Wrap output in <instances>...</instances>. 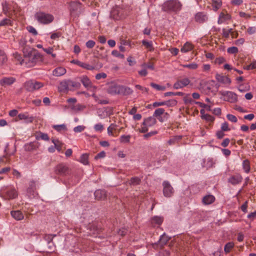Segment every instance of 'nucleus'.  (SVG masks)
I'll use <instances>...</instances> for the list:
<instances>
[{"label": "nucleus", "mask_w": 256, "mask_h": 256, "mask_svg": "<svg viewBox=\"0 0 256 256\" xmlns=\"http://www.w3.org/2000/svg\"><path fill=\"white\" fill-rule=\"evenodd\" d=\"M68 5L70 16L74 18L79 17L84 11V6L80 2L72 1Z\"/></svg>", "instance_id": "obj_1"}, {"label": "nucleus", "mask_w": 256, "mask_h": 256, "mask_svg": "<svg viewBox=\"0 0 256 256\" xmlns=\"http://www.w3.org/2000/svg\"><path fill=\"white\" fill-rule=\"evenodd\" d=\"M34 18L39 23L43 24H49L54 20V17L52 14L42 12H36L34 14Z\"/></svg>", "instance_id": "obj_2"}, {"label": "nucleus", "mask_w": 256, "mask_h": 256, "mask_svg": "<svg viewBox=\"0 0 256 256\" xmlns=\"http://www.w3.org/2000/svg\"><path fill=\"white\" fill-rule=\"evenodd\" d=\"M181 6L180 3L177 0H170L163 4L162 9L165 12H176L181 9Z\"/></svg>", "instance_id": "obj_3"}, {"label": "nucleus", "mask_w": 256, "mask_h": 256, "mask_svg": "<svg viewBox=\"0 0 256 256\" xmlns=\"http://www.w3.org/2000/svg\"><path fill=\"white\" fill-rule=\"evenodd\" d=\"M44 86L43 83L33 80L25 82L24 84L25 90L30 92L38 90L42 88Z\"/></svg>", "instance_id": "obj_4"}, {"label": "nucleus", "mask_w": 256, "mask_h": 256, "mask_svg": "<svg viewBox=\"0 0 256 256\" xmlns=\"http://www.w3.org/2000/svg\"><path fill=\"white\" fill-rule=\"evenodd\" d=\"M43 60V56L40 53H36L34 55L26 58V65L28 67H31L35 65L36 62Z\"/></svg>", "instance_id": "obj_5"}, {"label": "nucleus", "mask_w": 256, "mask_h": 256, "mask_svg": "<svg viewBox=\"0 0 256 256\" xmlns=\"http://www.w3.org/2000/svg\"><path fill=\"white\" fill-rule=\"evenodd\" d=\"M163 194L166 198L172 196L174 194V190L168 181L164 180L162 182Z\"/></svg>", "instance_id": "obj_6"}, {"label": "nucleus", "mask_w": 256, "mask_h": 256, "mask_svg": "<svg viewBox=\"0 0 256 256\" xmlns=\"http://www.w3.org/2000/svg\"><path fill=\"white\" fill-rule=\"evenodd\" d=\"M224 96V100L231 103H234L238 101L237 95L232 92H224L222 94Z\"/></svg>", "instance_id": "obj_7"}, {"label": "nucleus", "mask_w": 256, "mask_h": 256, "mask_svg": "<svg viewBox=\"0 0 256 256\" xmlns=\"http://www.w3.org/2000/svg\"><path fill=\"white\" fill-rule=\"evenodd\" d=\"M242 180V177L240 174L231 175L228 179V182L232 185L236 186L240 184Z\"/></svg>", "instance_id": "obj_8"}, {"label": "nucleus", "mask_w": 256, "mask_h": 256, "mask_svg": "<svg viewBox=\"0 0 256 256\" xmlns=\"http://www.w3.org/2000/svg\"><path fill=\"white\" fill-rule=\"evenodd\" d=\"M56 174L60 175H66L68 173V167L64 164L57 165L54 168Z\"/></svg>", "instance_id": "obj_9"}, {"label": "nucleus", "mask_w": 256, "mask_h": 256, "mask_svg": "<svg viewBox=\"0 0 256 256\" xmlns=\"http://www.w3.org/2000/svg\"><path fill=\"white\" fill-rule=\"evenodd\" d=\"M19 120H24L26 124L32 123L34 120V117L30 116L28 112L20 113L18 115Z\"/></svg>", "instance_id": "obj_10"}, {"label": "nucleus", "mask_w": 256, "mask_h": 256, "mask_svg": "<svg viewBox=\"0 0 256 256\" xmlns=\"http://www.w3.org/2000/svg\"><path fill=\"white\" fill-rule=\"evenodd\" d=\"M18 196V192L14 188H11L8 189L5 192V197L8 200L16 198Z\"/></svg>", "instance_id": "obj_11"}, {"label": "nucleus", "mask_w": 256, "mask_h": 256, "mask_svg": "<svg viewBox=\"0 0 256 256\" xmlns=\"http://www.w3.org/2000/svg\"><path fill=\"white\" fill-rule=\"evenodd\" d=\"M190 83V80L188 78H184L181 80H178L174 84V88L178 90L187 86Z\"/></svg>", "instance_id": "obj_12"}, {"label": "nucleus", "mask_w": 256, "mask_h": 256, "mask_svg": "<svg viewBox=\"0 0 256 256\" xmlns=\"http://www.w3.org/2000/svg\"><path fill=\"white\" fill-rule=\"evenodd\" d=\"M120 88V85L112 83L109 85L107 92L110 94H119Z\"/></svg>", "instance_id": "obj_13"}, {"label": "nucleus", "mask_w": 256, "mask_h": 256, "mask_svg": "<svg viewBox=\"0 0 256 256\" xmlns=\"http://www.w3.org/2000/svg\"><path fill=\"white\" fill-rule=\"evenodd\" d=\"M133 92V90L130 87L120 85L119 94L127 96L132 94Z\"/></svg>", "instance_id": "obj_14"}, {"label": "nucleus", "mask_w": 256, "mask_h": 256, "mask_svg": "<svg viewBox=\"0 0 256 256\" xmlns=\"http://www.w3.org/2000/svg\"><path fill=\"white\" fill-rule=\"evenodd\" d=\"M16 78L13 77H4L0 80V84L2 86H10L14 83Z\"/></svg>", "instance_id": "obj_15"}, {"label": "nucleus", "mask_w": 256, "mask_h": 256, "mask_svg": "<svg viewBox=\"0 0 256 256\" xmlns=\"http://www.w3.org/2000/svg\"><path fill=\"white\" fill-rule=\"evenodd\" d=\"M58 90L62 92H66L70 90L68 80L61 82L58 87Z\"/></svg>", "instance_id": "obj_16"}, {"label": "nucleus", "mask_w": 256, "mask_h": 256, "mask_svg": "<svg viewBox=\"0 0 256 256\" xmlns=\"http://www.w3.org/2000/svg\"><path fill=\"white\" fill-rule=\"evenodd\" d=\"M164 221V218L162 216H154L151 218L150 222L153 226H160Z\"/></svg>", "instance_id": "obj_17"}, {"label": "nucleus", "mask_w": 256, "mask_h": 256, "mask_svg": "<svg viewBox=\"0 0 256 256\" xmlns=\"http://www.w3.org/2000/svg\"><path fill=\"white\" fill-rule=\"evenodd\" d=\"M96 198L98 200H102L106 198V193L104 190H98L94 193Z\"/></svg>", "instance_id": "obj_18"}, {"label": "nucleus", "mask_w": 256, "mask_h": 256, "mask_svg": "<svg viewBox=\"0 0 256 256\" xmlns=\"http://www.w3.org/2000/svg\"><path fill=\"white\" fill-rule=\"evenodd\" d=\"M216 78L218 82L222 84H230L231 82V80L230 78L218 74L216 75Z\"/></svg>", "instance_id": "obj_19"}, {"label": "nucleus", "mask_w": 256, "mask_h": 256, "mask_svg": "<svg viewBox=\"0 0 256 256\" xmlns=\"http://www.w3.org/2000/svg\"><path fill=\"white\" fill-rule=\"evenodd\" d=\"M156 122V120L153 116H150L145 118L142 122V125H146L148 128L154 125Z\"/></svg>", "instance_id": "obj_20"}, {"label": "nucleus", "mask_w": 256, "mask_h": 256, "mask_svg": "<svg viewBox=\"0 0 256 256\" xmlns=\"http://www.w3.org/2000/svg\"><path fill=\"white\" fill-rule=\"evenodd\" d=\"M10 214L16 220H20L24 218V214L19 210H12L10 212Z\"/></svg>", "instance_id": "obj_21"}, {"label": "nucleus", "mask_w": 256, "mask_h": 256, "mask_svg": "<svg viewBox=\"0 0 256 256\" xmlns=\"http://www.w3.org/2000/svg\"><path fill=\"white\" fill-rule=\"evenodd\" d=\"M208 20L206 16L203 12H198L195 16V20L198 23H204Z\"/></svg>", "instance_id": "obj_22"}, {"label": "nucleus", "mask_w": 256, "mask_h": 256, "mask_svg": "<svg viewBox=\"0 0 256 256\" xmlns=\"http://www.w3.org/2000/svg\"><path fill=\"white\" fill-rule=\"evenodd\" d=\"M98 66L99 68H102V63L98 62L97 66H94L90 65V64H87V63L82 62V64H81L80 67H81L82 68H84L86 70H94L96 69V68L98 67Z\"/></svg>", "instance_id": "obj_23"}, {"label": "nucleus", "mask_w": 256, "mask_h": 256, "mask_svg": "<svg viewBox=\"0 0 256 256\" xmlns=\"http://www.w3.org/2000/svg\"><path fill=\"white\" fill-rule=\"evenodd\" d=\"M215 200L214 196L211 194H208L204 196L202 198V202L205 205H208L212 204Z\"/></svg>", "instance_id": "obj_24"}, {"label": "nucleus", "mask_w": 256, "mask_h": 256, "mask_svg": "<svg viewBox=\"0 0 256 256\" xmlns=\"http://www.w3.org/2000/svg\"><path fill=\"white\" fill-rule=\"evenodd\" d=\"M66 72V70L63 67H58L56 68L52 72V74L56 76H60L64 74Z\"/></svg>", "instance_id": "obj_25"}, {"label": "nucleus", "mask_w": 256, "mask_h": 256, "mask_svg": "<svg viewBox=\"0 0 256 256\" xmlns=\"http://www.w3.org/2000/svg\"><path fill=\"white\" fill-rule=\"evenodd\" d=\"M170 240V238L166 236L165 234H164L160 236L158 242L161 247H163L167 244Z\"/></svg>", "instance_id": "obj_26"}, {"label": "nucleus", "mask_w": 256, "mask_h": 256, "mask_svg": "<svg viewBox=\"0 0 256 256\" xmlns=\"http://www.w3.org/2000/svg\"><path fill=\"white\" fill-rule=\"evenodd\" d=\"M70 90H74V89H78L81 86V84L78 82L68 80Z\"/></svg>", "instance_id": "obj_27"}, {"label": "nucleus", "mask_w": 256, "mask_h": 256, "mask_svg": "<svg viewBox=\"0 0 256 256\" xmlns=\"http://www.w3.org/2000/svg\"><path fill=\"white\" fill-rule=\"evenodd\" d=\"M230 16L228 14H225L224 12H221L218 20V24H222L226 20H230Z\"/></svg>", "instance_id": "obj_28"}, {"label": "nucleus", "mask_w": 256, "mask_h": 256, "mask_svg": "<svg viewBox=\"0 0 256 256\" xmlns=\"http://www.w3.org/2000/svg\"><path fill=\"white\" fill-rule=\"evenodd\" d=\"M39 145L37 142H32L26 145V150L31 151L36 150L38 148Z\"/></svg>", "instance_id": "obj_29"}, {"label": "nucleus", "mask_w": 256, "mask_h": 256, "mask_svg": "<svg viewBox=\"0 0 256 256\" xmlns=\"http://www.w3.org/2000/svg\"><path fill=\"white\" fill-rule=\"evenodd\" d=\"M141 180L138 177H132L130 178L128 184L130 186H137L140 184Z\"/></svg>", "instance_id": "obj_30"}, {"label": "nucleus", "mask_w": 256, "mask_h": 256, "mask_svg": "<svg viewBox=\"0 0 256 256\" xmlns=\"http://www.w3.org/2000/svg\"><path fill=\"white\" fill-rule=\"evenodd\" d=\"M192 49V44L188 42H186L184 46L181 48V52H187Z\"/></svg>", "instance_id": "obj_31"}, {"label": "nucleus", "mask_w": 256, "mask_h": 256, "mask_svg": "<svg viewBox=\"0 0 256 256\" xmlns=\"http://www.w3.org/2000/svg\"><path fill=\"white\" fill-rule=\"evenodd\" d=\"M80 81L84 86L86 88H88L90 86V81L86 76H83L80 78Z\"/></svg>", "instance_id": "obj_32"}, {"label": "nucleus", "mask_w": 256, "mask_h": 256, "mask_svg": "<svg viewBox=\"0 0 256 256\" xmlns=\"http://www.w3.org/2000/svg\"><path fill=\"white\" fill-rule=\"evenodd\" d=\"M214 164V162L212 159L208 158L206 160L204 161V167H206V168H208L212 167Z\"/></svg>", "instance_id": "obj_33"}, {"label": "nucleus", "mask_w": 256, "mask_h": 256, "mask_svg": "<svg viewBox=\"0 0 256 256\" xmlns=\"http://www.w3.org/2000/svg\"><path fill=\"white\" fill-rule=\"evenodd\" d=\"M234 247V243L233 242H228L226 244L224 247V251L225 253H229Z\"/></svg>", "instance_id": "obj_34"}, {"label": "nucleus", "mask_w": 256, "mask_h": 256, "mask_svg": "<svg viewBox=\"0 0 256 256\" xmlns=\"http://www.w3.org/2000/svg\"><path fill=\"white\" fill-rule=\"evenodd\" d=\"M80 162L84 165H87L89 164L88 162V154H84L80 157Z\"/></svg>", "instance_id": "obj_35"}, {"label": "nucleus", "mask_w": 256, "mask_h": 256, "mask_svg": "<svg viewBox=\"0 0 256 256\" xmlns=\"http://www.w3.org/2000/svg\"><path fill=\"white\" fill-rule=\"evenodd\" d=\"M242 168L245 172L248 173L250 171V162L248 160H246L242 162Z\"/></svg>", "instance_id": "obj_36"}, {"label": "nucleus", "mask_w": 256, "mask_h": 256, "mask_svg": "<svg viewBox=\"0 0 256 256\" xmlns=\"http://www.w3.org/2000/svg\"><path fill=\"white\" fill-rule=\"evenodd\" d=\"M142 44L146 47V48L148 49L150 51H152L154 48L152 46V42H148L146 40L142 41Z\"/></svg>", "instance_id": "obj_37"}, {"label": "nucleus", "mask_w": 256, "mask_h": 256, "mask_svg": "<svg viewBox=\"0 0 256 256\" xmlns=\"http://www.w3.org/2000/svg\"><path fill=\"white\" fill-rule=\"evenodd\" d=\"M212 4L214 10H217L221 6L222 2L220 0H212Z\"/></svg>", "instance_id": "obj_38"}, {"label": "nucleus", "mask_w": 256, "mask_h": 256, "mask_svg": "<svg viewBox=\"0 0 256 256\" xmlns=\"http://www.w3.org/2000/svg\"><path fill=\"white\" fill-rule=\"evenodd\" d=\"M52 128L58 132H60L62 130H66V127L64 124H60V125H54Z\"/></svg>", "instance_id": "obj_39"}, {"label": "nucleus", "mask_w": 256, "mask_h": 256, "mask_svg": "<svg viewBox=\"0 0 256 256\" xmlns=\"http://www.w3.org/2000/svg\"><path fill=\"white\" fill-rule=\"evenodd\" d=\"M164 110L162 108H158L155 110L153 116L155 118H157L160 116H162L164 114Z\"/></svg>", "instance_id": "obj_40"}, {"label": "nucleus", "mask_w": 256, "mask_h": 256, "mask_svg": "<svg viewBox=\"0 0 256 256\" xmlns=\"http://www.w3.org/2000/svg\"><path fill=\"white\" fill-rule=\"evenodd\" d=\"M7 58L4 52L0 50V64H4Z\"/></svg>", "instance_id": "obj_41"}, {"label": "nucleus", "mask_w": 256, "mask_h": 256, "mask_svg": "<svg viewBox=\"0 0 256 256\" xmlns=\"http://www.w3.org/2000/svg\"><path fill=\"white\" fill-rule=\"evenodd\" d=\"M130 135H122L120 138V140L122 143H128L130 142Z\"/></svg>", "instance_id": "obj_42"}, {"label": "nucleus", "mask_w": 256, "mask_h": 256, "mask_svg": "<svg viewBox=\"0 0 256 256\" xmlns=\"http://www.w3.org/2000/svg\"><path fill=\"white\" fill-rule=\"evenodd\" d=\"M52 142L54 144L55 148L58 152H60L62 148V143L58 140H53Z\"/></svg>", "instance_id": "obj_43"}, {"label": "nucleus", "mask_w": 256, "mask_h": 256, "mask_svg": "<svg viewBox=\"0 0 256 256\" xmlns=\"http://www.w3.org/2000/svg\"><path fill=\"white\" fill-rule=\"evenodd\" d=\"M150 85L152 87L156 90H157L163 91L166 88V86H160L154 82L150 83Z\"/></svg>", "instance_id": "obj_44"}, {"label": "nucleus", "mask_w": 256, "mask_h": 256, "mask_svg": "<svg viewBox=\"0 0 256 256\" xmlns=\"http://www.w3.org/2000/svg\"><path fill=\"white\" fill-rule=\"evenodd\" d=\"M182 66L190 70H196L198 68V65L196 63L192 62L190 64H184Z\"/></svg>", "instance_id": "obj_45"}, {"label": "nucleus", "mask_w": 256, "mask_h": 256, "mask_svg": "<svg viewBox=\"0 0 256 256\" xmlns=\"http://www.w3.org/2000/svg\"><path fill=\"white\" fill-rule=\"evenodd\" d=\"M222 36L225 38H228L230 36V33L232 32V28L230 29H226V28H223L222 30Z\"/></svg>", "instance_id": "obj_46"}, {"label": "nucleus", "mask_w": 256, "mask_h": 256, "mask_svg": "<svg viewBox=\"0 0 256 256\" xmlns=\"http://www.w3.org/2000/svg\"><path fill=\"white\" fill-rule=\"evenodd\" d=\"M116 124H112L108 128V134L109 136H113V130H116Z\"/></svg>", "instance_id": "obj_47"}, {"label": "nucleus", "mask_w": 256, "mask_h": 256, "mask_svg": "<svg viewBox=\"0 0 256 256\" xmlns=\"http://www.w3.org/2000/svg\"><path fill=\"white\" fill-rule=\"evenodd\" d=\"M202 118L210 122H212L214 120V118L208 114H206L202 116Z\"/></svg>", "instance_id": "obj_48"}, {"label": "nucleus", "mask_w": 256, "mask_h": 256, "mask_svg": "<svg viewBox=\"0 0 256 256\" xmlns=\"http://www.w3.org/2000/svg\"><path fill=\"white\" fill-rule=\"evenodd\" d=\"M56 234H46L44 238L48 243H50Z\"/></svg>", "instance_id": "obj_49"}, {"label": "nucleus", "mask_w": 256, "mask_h": 256, "mask_svg": "<svg viewBox=\"0 0 256 256\" xmlns=\"http://www.w3.org/2000/svg\"><path fill=\"white\" fill-rule=\"evenodd\" d=\"M2 11L4 13L6 14L9 10L8 4L6 2H4L2 4Z\"/></svg>", "instance_id": "obj_50"}, {"label": "nucleus", "mask_w": 256, "mask_h": 256, "mask_svg": "<svg viewBox=\"0 0 256 256\" xmlns=\"http://www.w3.org/2000/svg\"><path fill=\"white\" fill-rule=\"evenodd\" d=\"M11 24V20L8 18H4L0 22V26Z\"/></svg>", "instance_id": "obj_51"}, {"label": "nucleus", "mask_w": 256, "mask_h": 256, "mask_svg": "<svg viewBox=\"0 0 256 256\" xmlns=\"http://www.w3.org/2000/svg\"><path fill=\"white\" fill-rule=\"evenodd\" d=\"M104 128V126L100 123L96 124L94 126V129L96 132H101Z\"/></svg>", "instance_id": "obj_52"}, {"label": "nucleus", "mask_w": 256, "mask_h": 256, "mask_svg": "<svg viewBox=\"0 0 256 256\" xmlns=\"http://www.w3.org/2000/svg\"><path fill=\"white\" fill-rule=\"evenodd\" d=\"M39 138L44 140H49V137L46 134L42 132H40V134L36 136L37 139H38Z\"/></svg>", "instance_id": "obj_53"}, {"label": "nucleus", "mask_w": 256, "mask_h": 256, "mask_svg": "<svg viewBox=\"0 0 256 256\" xmlns=\"http://www.w3.org/2000/svg\"><path fill=\"white\" fill-rule=\"evenodd\" d=\"M226 118L228 119V120L233 122H236L238 121L236 117L235 116L231 114H228L226 115Z\"/></svg>", "instance_id": "obj_54"}, {"label": "nucleus", "mask_w": 256, "mask_h": 256, "mask_svg": "<svg viewBox=\"0 0 256 256\" xmlns=\"http://www.w3.org/2000/svg\"><path fill=\"white\" fill-rule=\"evenodd\" d=\"M227 52L229 54H236L238 52V48L235 46L230 47L228 48Z\"/></svg>", "instance_id": "obj_55"}, {"label": "nucleus", "mask_w": 256, "mask_h": 256, "mask_svg": "<svg viewBox=\"0 0 256 256\" xmlns=\"http://www.w3.org/2000/svg\"><path fill=\"white\" fill-rule=\"evenodd\" d=\"M165 103L166 104L165 105L170 106H176L177 104V101L175 100H171L168 101H165Z\"/></svg>", "instance_id": "obj_56"}, {"label": "nucleus", "mask_w": 256, "mask_h": 256, "mask_svg": "<svg viewBox=\"0 0 256 256\" xmlns=\"http://www.w3.org/2000/svg\"><path fill=\"white\" fill-rule=\"evenodd\" d=\"M221 130L224 132H226L230 130L228 127V124L227 122H224L222 124Z\"/></svg>", "instance_id": "obj_57"}, {"label": "nucleus", "mask_w": 256, "mask_h": 256, "mask_svg": "<svg viewBox=\"0 0 256 256\" xmlns=\"http://www.w3.org/2000/svg\"><path fill=\"white\" fill-rule=\"evenodd\" d=\"M112 54L117 58H124V55L120 53L117 50H114L112 52Z\"/></svg>", "instance_id": "obj_58"}, {"label": "nucleus", "mask_w": 256, "mask_h": 256, "mask_svg": "<svg viewBox=\"0 0 256 256\" xmlns=\"http://www.w3.org/2000/svg\"><path fill=\"white\" fill-rule=\"evenodd\" d=\"M85 126H78L74 128V131L75 132H80L84 130Z\"/></svg>", "instance_id": "obj_59"}, {"label": "nucleus", "mask_w": 256, "mask_h": 256, "mask_svg": "<svg viewBox=\"0 0 256 256\" xmlns=\"http://www.w3.org/2000/svg\"><path fill=\"white\" fill-rule=\"evenodd\" d=\"M107 76V75L104 72H101L98 74L96 75V79L97 80H100L101 78H105Z\"/></svg>", "instance_id": "obj_60"}, {"label": "nucleus", "mask_w": 256, "mask_h": 256, "mask_svg": "<svg viewBox=\"0 0 256 256\" xmlns=\"http://www.w3.org/2000/svg\"><path fill=\"white\" fill-rule=\"evenodd\" d=\"M95 44H96V43L94 40H89L86 42V45L88 48H92L94 47V46H95Z\"/></svg>", "instance_id": "obj_61"}, {"label": "nucleus", "mask_w": 256, "mask_h": 256, "mask_svg": "<svg viewBox=\"0 0 256 256\" xmlns=\"http://www.w3.org/2000/svg\"><path fill=\"white\" fill-rule=\"evenodd\" d=\"M16 58L18 60L20 61V64L21 65H23L24 64H26V58L24 60H22V57L20 55L18 54H16Z\"/></svg>", "instance_id": "obj_62"}, {"label": "nucleus", "mask_w": 256, "mask_h": 256, "mask_svg": "<svg viewBox=\"0 0 256 256\" xmlns=\"http://www.w3.org/2000/svg\"><path fill=\"white\" fill-rule=\"evenodd\" d=\"M128 230L125 228H122L121 229H120L118 231V234L122 236H124L128 232Z\"/></svg>", "instance_id": "obj_63"}, {"label": "nucleus", "mask_w": 256, "mask_h": 256, "mask_svg": "<svg viewBox=\"0 0 256 256\" xmlns=\"http://www.w3.org/2000/svg\"><path fill=\"white\" fill-rule=\"evenodd\" d=\"M27 29H28V31L30 33H32L33 35L36 36L38 34V32H37L36 30L34 27H32V26H30L27 28Z\"/></svg>", "instance_id": "obj_64"}]
</instances>
